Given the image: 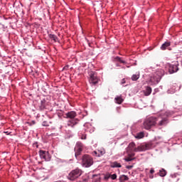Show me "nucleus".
Instances as JSON below:
<instances>
[{
    "label": "nucleus",
    "instance_id": "28",
    "mask_svg": "<svg viewBox=\"0 0 182 182\" xmlns=\"http://www.w3.org/2000/svg\"><path fill=\"white\" fill-rule=\"evenodd\" d=\"M128 156H129V157H130V158L134 157V154H129Z\"/></svg>",
    "mask_w": 182,
    "mask_h": 182
},
{
    "label": "nucleus",
    "instance_id": "7",
    "mask_svg": "<svg viewBox=\"0 0 182 182\" xmlns=\"http://www.w3.org/2000/svg\"><path fill=\"white\" fill-rule=\"evenodd\" d=\"M82 150H83V144H82V142L80 141L77 142L75 147L76 159H77V156H80V154L82 153Z\"/></svg>",
    "mask_w": 182,
    "mask_h": 182
},
{
    "label": "nucleus",
    "instance_id": "11",
    "mask_svg": "<svg viewBox=\"0 0 182 182\" xmlns=\"http://www.w3.org/2000/svg\"><path fill=\"white\" fill-rule=\"evenodd\" d=\"M151 87H146V90H144V96H150L151 95Z\"/></svg>",
    "mask_w": 182,
    "mask_h": 182
},
{
    "label": "nucleus",
    "instance_id": "5",
    "mask_svg": "<svg viewBox=\"0 0 182 182\" xmlns=\"http://www.w3.org/2000/svg\"><path fill=\"white\" fill-rule=\"evenodd\" d=\"M82 163L84 167H90L93 165V158L90 155L85 154L82 158Z\"/></svg>",
    "mask_w": 182,
    "mask_h": 182
},
{
    "label": "nucleus",
    "instance_id": "31",
    "mask_svg": "<svg viewBox=\"0 0 182 182\" xmlns=\"http://www.w3.org/2000/svg\"><path fill=\"white\" fill-rule=\"evenodd\" d=\"M36 122L35 121H32V122H31V124H36Z\"/></svg>",
    "mask_w": 182,
    "mask_h": 182
},
{
    "label": "nucleus",
    "instance_id": "3",
    "mask_svg": "<svg viewBox=\"0 0 182 182\" xmlns=\"http://www.w3.org/2000/svg\"><path fill=\"white\" fill-rule=\"evenodd\" d=\"M65 116L67 119H70V120H69L68 123V126H70V127H73V126H75V124H77V123H79V119H75V117L77 116L76 112H68L67 114H65Z\"/></svg>",
    "mask_w": 182,
    "mask_h": 182
},
{
    "label": "nucleus",
    "instance_id": "29",
    "mask_svg": "<svg viewBox=\"0 0 182 182\" xmlns=\"http://www.w3.org/2000/svg\"><path fill=\"white\" fill-rule=\"evenodd\" d=\"M126 168H128V169L133 168V166H127Z\"/></svg>",
    "mask_w": 182,
    "mask_h": 182
},
{
    "label": "nucleus",
    "instance_id": "12",
    "mask_svg": "<svg viewBox=\"0 0 182 182\" xmlns=\"http://www.w3.org/2000/svg\"><path fill=\"white\" fill-rule=\"evenodd\" d=\"M124 100H123V97L122 96H117L114 98L115 103L117 105H122V102H124Z\"/></svg>",
    "mask_w": 182,
    "mask_h": 182
},
{
    "label": "nucleus",
    "instance_id": "32",
    "mask_svg": "<svg viewBox=\"0 0 182 182\" xmlns=\"http://www.w3.org/2000/svg\"><path fill=\"white\" fill-rule=\"evenodd\" d=\"M89 46H90V43H88Z\"/></svg>",
    "mask_w": 182,
    "mask_h": 182
},
{
    "label": "nucleus",
    "instance_id": "15",
    "mask_svg": "<svg viewBox=\"0 0 182 182\" xmlns=\"http://www.w3.org/2000/svg\"><path fill=\"white\" fill-rule=\"evenodd\" d=\"M143 137H144V132H139L135 135V139H137L138 140L143 139Z\"/></svg>",
    "mask_w": 182,
    "mask_h": 182
},
{
    "label": "nucleus",
    "instance_id": "25",
    "mask_svg": "<svg viewBox=\"0 0 182 182\" xmlns=\"http://www.w3.org/2000/svg\"><path fill=\"white\" fill-rule=\"evenodd\" d=\"M124 160L126 161H133V160H134V159L130 158V156H128V158H125Z\"/></svg>",
    "mask_w": 182,
    "mask_h": 182
},
{
    "label": "nucleus",
    "instance_id": "4",
    "mask_svg": "<svg viewBox=\"0 0 182 182\" xmlns=\"http://www.w3.org/2000/svg\"><path fill=\"white\" fill-rule=\"evenodd\" d=\"M82 176V170L77 168L73 171H70L69 173L68 178V180H70V181H75L76 178H79Z\"/></svg>",
    "mask_w": 182,
    "mask_h": 182
},
{
    "label": "nucleus",
    "instance_id": "27",
    "mask_svg": "<svg viewBox=\"0 0 182 182\" xmlns=\"http://www.w3.org/2000/svg\"><path fill=\"white\" fill-rule=\"evenodd\" d=\"M82 140H86V135H82L81 136Z\"/></svg>",
    "mask_w": 182,
    "mask_h": 182
},
{
    "label": "nucleus",
    "instance_id": "30",
    "mask_svg": "<svg viewBox=\"0 0 182 182\" xmlns=\"http://www.w3.org/2000/svg\"><path fill=\"white\" fill-rule=\"evenodd\" d=\"M150 173H151V174H153V173H154V169L151 168V169L150 170Z\"/></svg>",
    "mask_w": 182,
    "mask_h": 182
},
{
    "label": "nucleus",
    "instance_id": "18",
    "mask_svg": "<svg viewBox=\"0 0 182 182\" xmlns=\"http://www.w3.org/2000/svg\"><path fill=\"white\" fill-rule=\"evenodd\" d=\"M120 181H127L129 180V177L126 175H122L119 177Z\"/></svg>",
    "mask_w": 182,
    "mask_h": 182
},
{
    "label": "nucleus",
    "instance_id": "16",
    "mask_svg": "<svg viewBox=\"0 0 182 182\" xmlns=\"http://www.w3.org/2000/svg\"><path fill=\"white\" fill-rule=\"evenodd\" d=\"M98 155H97V157H100L101 156H103L106 154V151H105L104 149H101L98 150Z\"/></svg>",
    "mask_w": 182,
    "mask_h": 182
},
{
    "label": "nucleus",
    "instance_id": "23",
    "mask_svg": "<svg viewBox=\"0 0 182 182\" xmlns=\"http://www.w3.org/2000/svg\"><path fill=\"white\" fill-rule=\"evenodd\" d=\"M42 124L44 126V127H48V126L50 124V122L44 121L43 122Z\"/></svg>",
    "mask_w": 182,
    "mask_h": 182
},
{
    "label": "nucleus",
    "instance_id": "6",
    "mask_svg": "<svg viewBox=\"0 0 182 182\" xmlns=\"http://www.w3.org/2000/svg\"><path fill=\"white\" fill-rule=\"evenodd\" d=\"M178 70V62L172 63L168 64V72L171 75L176 73Z\"/></svg>",
    "mask_w": 182,
    "mask_h": 182
},
{
    "label": "nucleus",
    "instance_id": "2",
    "mask_svg": "<svg viewBox=\"0 0 182 182\" xmlns=\"http://www.w3.org/2000/svg\"><path fill=\"white\" fill-rule=\"evenodd\" d=\"M149 149H150V144H146L136 148V144L134 142H132L127 147V151H146V150H149Z\"/></svg>",
    "mask_w": 182,
    "mask_h": 182
},
{
    "label": "nucleus",
    "instance_id": "1",
    "mask_svg": "<svg viewBox=\"0 0 182 182\" xmlns=\"http://www.w3.org/2000/svg\"><path fill=\"white\" fill-rule=\"evenodd\" d=\"M167 123H168L167 118H162L161 117H150L146 118L144 122V128L146 129V130H150V129L154 127V126H158L159 127L161 126H166Z\"/></svg>",
    "mask_w": 182,
    "mask_h": 182
},
{
    "label": "nucleus",
    "instance_id": "13",
    "mask_svg": "<svg viewBox=\"0 0 182 182\" xmlns=\"http://www.w3.org/2000/svg\"><path fill=\"white\" fill-rule=\"evenodd\" d=\"M39 107H40V110H45L46 107V100H41Z\"/></svg>",
    "mask_w": 182,
    "mask_h": 182
},
{
    "label": "nucleus",
    "instance_id": "26",
    "mask_svg": "<svg viewBox=\"0 0 182 182\" xmlns=\"http://www.w3.org/2000/svg\"><path fill=\"white\" fill-rule=\"evenodd\" d=\"M93 154H95V156H98V154H99V151H98V150H97V151H93Z\"/></svg>",
    "mask_w": 182,
    "mask_h": 182
},
{
    "label": "nucleus",
    "instance_id": "9",
    "mask_svg": "<svg viewBox=\"0 0 182 182\" xmlns=\"http://www.w3.org/2000/svg\"><path fill=\"white\" fill-rule=\"evenodd\" d=\"M89 82L91 85H97V83H99V78L97 77V75L95 73H90V78Z\"/></svg>",
    "mask_w": 182,
    "mask_h": 182
},
{
    "label": "nucleus",
    "instance_id": "22",
    "mask_svg": "<svg viewBox=\"0 0 182 182\" xmlns=\"http://www.w3.org/2000/svg\"><path fill=\"white\" fill-rule=\"evenodd\" d=\"M115 60H117V62H119V63H126V61L122 60L120 57H116Z\"/></svg>",
    "mask_w": 182,
    "mask_h": 182
},
{
    "label": "nucleus",
    "instance_id": "24",
    "mask_svg": "<svg viewBox=\"0 0 182 182\" xmlns=\"http://www.w3.org/2000/svg\"><path fill=\"white\" fill-rule=\"evenodd\" d=\"M112 180H116L117 178V175L116 173H114L111 175Z\"/></svg>",
    "mask_w": 182,
    "mask_h": 182
},
{
    "label": "nucleus",
    "instance_id": "19",
    "mask_svg": "<svg viewBox=\"0 0 182 182\" xmlns=\"http://www.w3.org/2000/svg\"><path fill=\"white\" fill-rule=\"evenodd\" d=\"M139 77H140V74L139 73L134 74L132 77V80L136 81V80H137L139 79Z\"/></svg>",
    "mask_w": 182,
    "mask_h": 182
},
{
    "label": "nucleus",
    "instance_id": "10",
    "mask_svg": "<svg viewBox=\"0 0 182 182\" xmlns=\"http://www.w3.org/2000/svg\"><path fill=\"white\" fill-rule=\"evenodd\" d=\"M110 167H112V168H122V164L117 161H114L111 163Z\"/></svg>",
    "mask_w": 182,
    "mask_h": 182
},
{
    "label": "nucleus",
    "instance_id": "8",
    "mask_svg": "<svg viewBox=\"0 0 182 182\" xmlns=\"http://www.w3.org/2000/svg\"><path fill=\"white\" fill-rule=\"evenodd\" d=\"M38 153L41 159H43L46 161H50V157H49V152L43 150H40Z\"/></svg>",
    "mask_w": 182,
    "mask_h": 182
},
{
    "label": "nucleus",
    "instance_id": "14",
    "mask_svg": "<svg viewBox=\"0 0 182 182\" xmlns=\"http://www.w3.org/2000/svg\"><path fill=\"white\" fill-rule=\"evenodd\" d=\"M171 43L170 42H165L164 44H162L161 49V50H166L168 46H170Z\"/></svg>",
    "mask_w": 182,
    "mask_h": 182
},
{
    "label": "nucleus",
    "instance_id": "17",
    "mask_svg": "<svg viewBox=\"0 0 182 182\" xmlns=\"http://www.w3.org/2000/svg\"><path fill=\"white\" fill-rule=\"evenodd\" d=\"M94 182H100V177L98 175H92Z\"/></svg>",
    "mask_w": 182,
    "mask_h": 182
},
{
    "label": "nucleus",
    "instance_id": "20",
    "mask_svg": "<svg viewBox=\"0 0 182 182\" xmlns=\"http://www.w3.org/2000/svg\"><path fill=\"white\" fill-rule=\"evenodd\" d=\"M166 174H167V171H166V170H164V169H162L159 171V176L161 177H164V176H166Z\"/></svg>",
    "mask_w": 182,
    "mask_h": 182
},
{
    "label": "nucleus",
    "instance_id": "21",
    "mask_svg": "<svg viewBox=\"0 0 182 182\" xmlns=\"http://www.w3.org/2000/svg\"><path fill=\"white\" fill-rule=\"evenodd\" d=\"M50 39H53V41H54L55 42H56V41H58V36H56L55 34H50Z\"/></svg>",
    "mask_w": 182,
    "mask_h": 182
}]
</instances>
